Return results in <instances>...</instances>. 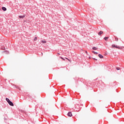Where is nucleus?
<instances>
[{
    "label": "nucleus",
    "instance_id": "obj_1",
    "mask_svg": "<svg viewBox=\"0 0 124 124\" xmlns=\"http://www.w3.org/2000/svg\"><path fill=\"white\" fill-rule=\"evenodd\" d=\"M111 46L112 48H117V49H120V46H118L115 45H112Z\"/></svg>",
    "mask_w": 124,
    "mask_h": 124
},
{
    "label": "nucleus",
    "instance_id": "obj_2",
    "mask_svg": "<svg viewBox=\"0 0 124 124\" xmlns=\"http://www.w3.org/2000/svg\"><path fill=\"white\" fill-rule=\"evenodd\" d=\"M8 104H9V105H10V106H14V104H13V103H12V102H11V101L8 102Z\"/></svg>",
    "mask_w": 124,
    "mask_h": 124
},
{
    "label": "nucleus",
    "instance_id": "obj_3",
    "mask_svg": "<svg viewBox=\"0 0 124 124\" xmlns=\"http://www.w3.org/2000/svg\"><path fill=\"white\" fill-rule=\"evenodd\" d=\"M67 115L68 117H72V113L71 112H69Z\"/></svg>",
    "mask_w": 124,
    "mask_h": 124
},
{
    "label": "nucleus",
    "instance_id": "obj_4",
    "mask_svg": "<svg viewBox=\"0 0 124 124\" xmlns=\"http://www.w3.org/2000/svg\"><path fill=\"white\" fill-rule=\"evenodd\" d=\"M98 57L99 58H100V59H103V56H102V55L101 54H98Z\"/></svg>",
    "mask_w": 124,
    "mask_h": 124
},
{
    "label": "nucleus",
    "instance_id": "obj_5",
    "mask_svg": "<svg viewBox=\"0 0 124 124\" xmlns=\"http://www.w3.org/2000/svg\"><path fill=\"white\" fill-rule=\"evenodd\" d=\"M102 33H103V31H100L99 33H98V35H101V34H102Z\"/></svg>",
    "mask_w": 124,
    "mask_h": 124
},
{
    "label": "nucleus",
    "instance_id": "obj_6",
    "mask_svg": "<svg viewBox=\"0 0 124 124\" xmlns=\"http://www.w3.org/2000/svg\"><path fill=\"white\" fill-rule=\"evenodd\" d=\"M2 9L3 10V11H6V8L4 7H2Z\"/></svg>",
    "mask_w": 124,
    "mask_h": 124
},
{
    "label": "nucleus",
    "instance_id": "obj_7",
    "mask_svg": "<svg viewBox=\"0 0 124 124\" xmlns=\"http://www.w3.org/2000/svg\"><path fill=\"white\" fill-rule=\"evenodd\" d=\"M25 16H26L25 15H24V16H19V18H25Z\"/></svg>",
    "mask_w": 124,
    "mask_h": 124
},
{
    "label": "nucleus",
    "instance_id": "obj_8",
    "mask_svg": "<svg viewBox=\"0 0 124 124\" xmlns=\"http://www.w3.org/2000/svg\"><path fill=\"white\" fill-rule=\"evenodd\" d=\"M92 53H93V54H94L95 55H97L98 54V53H97L94 51H93Z\"/></svg>",
    "mask_w": 124,
    "mask_h": 124
},
{
    "label": "nucleus",
    "instance_id": "obj_9",
    "mask_svg": "<svg viewBox=\"0 0 124 124\" xmlns=\"http://www.w3.org/2000/svg\"><path fill=\"white\" fill-rule=\"evenodd\" d=\"M98 48L97 47H93V50H97Z\"/></svg>",
    "mask_w": 124,
    "mask_h": 124
},
{
    "label": "nucleus",
    "instance_id": "obj_10",
    "mask_svg": "<svg viewBox=\"0 0 124 124\" xmlns=\"http://www.w3.org/2000/svg\"><path fill=\"white\" fill-rule=\"evenodd\" d=\"M6 100L8 102V103L9 102H10V100H9V99L7 98H6Z\"/></svg>",
    "mask_w": 124,
    "mask_h": 124
},
{
    "label": "nucleus",
    "instance_id": "obj_11",
    "mask_svg": "<svg viewBox=\"0 0 124 124\" xmlns=\"http://www.w3.org/2000/svg\"><path fill=\"white\" fill-rule=\"evenodd\" d=\"M108 38H109V37H105L104 38V39H105V40H107V39H108Z\"/></svg>",
    "mask_w": 124,
    "mask_h": 124
},
{
    "label": "nucleus",
    "instance_id": "obj_12",
    "mask_svg": "<svg viewBox=\"0 0 124 124\" xmlns=\"http://www.w3.org/2000/svg\"><path fill=\"white\" fill-rule=\"evenodd\" d=\"M42 43H46V42H47V41H46V40H43V41H41Z\"/></svg>",
    "mask_w": 124,
    "mask_h": 124
},
{
    "label": "nucleus",
    "instance_id": "obj_13",
    "mask_svg": "<svg viewBox=\"0 0 124 124\" xmlns=\"http://www.w3.org/2000/svg\"><path fill=\"white\" fill-rule=\"evenodd\" d=\"M36 40H37V37H35V38L34 39V41H36Z\"/></svg>",
    "mask_w": 124,
    "mask_h": 124
},
{
    "label": "nucleus",
    "instance_id": "obj_14",
    "mask_svg": "<svg viewBox=\"0 0 124 124\" xmlns=\"http://www.w3.org/2000/svg\"><path fill=\"white\" fill-rule=\"evenodd\" d=\"M61 59H62V60H63V61H65V59H64L62 57H61Z\"/></svg>",
    "mask_w": 124,
    "mask_h": 124
},
{
    "label": "nucleus",
    "instance_id": "obj_15",
    "mask_svg": "<svg viewBox=\"0 0 124 124\" xmlns=\"http://www.w3.org/2000/svg\"><path fill=\"white\" fill-rule=\"evenodd\" d=\"M65 59H66V60H68V61H69V62H71V61H70V60L68 59V58H65Z\"/></svg>",
    "mask_w": 124,
    "mask_h": 124
},
{
    "label": "nucleus",
    "instance_id": "obj_16",
    "mask_svg": "<svg viewBox=\"0 0 124 124\" xmlns=\"http://www.w3.org/2000/svg\"><path fill=\"white\" fill-rule=\"evenodd\" d=\"M116 69H117V70H120V68L117 67V68H116Z\"/></svg>",
    "mask_w": 124,
    "mask_h": 124
},
{
    "label": "nucleus",
    "instance_id": "obj_17",
    "mask_svg": "<svg viewBox=\"0 0 124 124\" xmlns=\"http://www.w3.org/2000/svg\"><path fill=\"white\" fill-rule=\"evenodd\" d=\"M93 59H94L95 61H97V59H96L95 58H93Z\"/></svg>",
    "mask_w": 124,
    "mask_h": 124
},
{
    "label": "nucleus",
    "instance_id": "obj_18",
    "mask_svg": "<svg viewBox=\"0 0 124 124\" xmlns=\"http://www.w3.org/2000/svg\"><path fill=\"white\" fill-rule=\"evenodd\" d=\"M85 53H86V54H88V52H87V51H85Z\"/></svg>",
    "mask_w": 124,
    "mask_h": 124
},
{
    "label": "nucleus",
    "instance_id": "obj_19",
    "mask_svg": "<svg viewBox=\"0 0 124 124\" xmlns=\"http://www.w3.org/2000/svg\"><path fill=\"white\" fill-rule=\"evenodd\" d=\"M116 41H118V39H116Z\"/></svg>",
    "mask_w": 124,
    "mask_h": 124
},
{
    "label": "nucleus",
    "instance_id": "obj_20",
    "mask_svg": "<svg viewBox=\"0 0 124 124\" xmlns=\"http://www.w3.org/2000/svg\"><path fill=\"white\" fill-rule=\"evenodd\" d=\"M116 41H118V39H116Z\"/></svg>",
    "mask_w": 124,
    "mask_h": 124
},
{
    "label": "nucleus",
    "instance_id": "obj_21",
    "mask_svg": "<svg viewBox=\"0 0 124 124\" xmlns=\"http://www.w3.org/2000/svg\"><path fill=\"white\" fill-rule=\"evenodd\" d=\"M89 59H91V57H89Z\"/></svg>",
    "mask_w": 124,
    "mask_h": 124
}]
</instances>
